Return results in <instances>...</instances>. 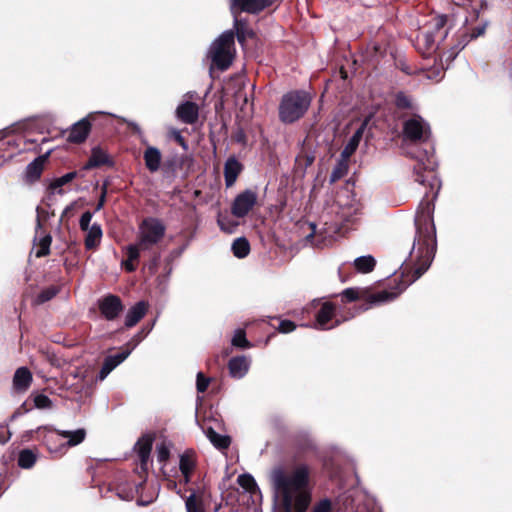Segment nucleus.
Here are the masks:
<instances>
[{
    "label": "nucleus",
    "instance_id": "nucleus-10",
    "mask_svg": "<svg viewBox=\"0 0 512 512\" xmlns=\"http://www.w3.org/2000/svg\"><path fill=\"white\" fill-rule=\"evenodd\" d=\"M256 204V194L250 190H246L235 198L233 201L231 211L235 217L242 218Z\"/></svg>",
    "mask_w": 512,
    "mask_h": 512
},
{
    "label": "nucleus",
    "instance_id": "nucleus-52",
    "mask_svg": "<svg viewBox=\"0 0 512 512\" xmlns=\"http://www.w3.org/2000/svg\"><path fill=\"white\" fill-rule=\"evenodd\" d=\"M446 23H447L446 15H437L433 19V31L432 32H435V31L438 32V31L442 30L445 27Z\"/></svg>",
    "mask_w": 512,
    "mask_h": 512
},
{
    "label": "nucleus",
    "instance_id": "nucleus-8",
    "mask_svg": "<svg viewBox=\"0 0 512 512\" xmlns=\"http://www.w3.org/2000/svg\"><path fill=\"white\" fill-rule=\"evenodd\" d=\"M98 309L104 319L114 321L122 313L124 306L118 296L108 294L98 300Z\"/></svg>",
    "mask_w": 512,
    "mask_h": 512
},
{
    "label": "nucleus",
    "instance_id": "nucleus-44",
    "mask_svg": "<svg viewBox=\"0 0 512 512\" xmlns=\"http://www.w3.org/2000/svg\"><path fill=\"white\" fill-rule=\"evenodd\" d=\"M34 405L38 409H50L52 407V401L44 394H37L34 397Z\"/></svg>",
    "mask_w": 512,
    "mask_h": 512
},
{
    "label": "nucleus",
    "instance_id": "nucleus-6",
    "mask_svg": "<svg viewBox=\"0 0 512 512\" xmlns=\"http://www.w3.org/2000/svg\"><path fill=\"white\" fill-rule=\"evenodd\" d=\"M231 12L234 16V24L237 32V39L241 45L245 40L252 38L254 32L248 28L247 23L239 18V12L256 13V0H231Z\"/></svg>",
    "mask_w": 512,
    "mask_h": 512
},
{
    "label": "nucleus",
    "instance_id": "nucleus-11",
    "mask_svg": "<svg viewBox=\"0 0 512 512\" xmlns=\"http://www.w3.org/2000/svg\"><path fill=\"white\" fill-rule=\"evenodd\" d=\"M52 237L49 233H45L42 230V222L37 217L36 232L34 237V253L37 258L47 256L50 253V245Z\"/></svg>",
    "mask_w": 512,
    "mask_h": 512
},
{
    "label": "nucleus",
    "instance_id": "nucleus-47",
    "mask_svg": "<svg viewBox=\"0 0 512 512\" xmlns=\"http://www.w3.org/2000/svg\"><path fill=\"white\" fill-rule=\"evenodd\" d=\"M210 383V378L205 377L202 372H198L196 379V388L199 393H203L207 390Z\"/></svg>",
    "mask_w": 512,
    "mask_h": 512
},
{
    "label": "nucleus",
    "instance_id": "nucleus-59",
    "mask_svg": "<svg viewBox=\"0 0 512 512\" xmlns=\"http://www.w3.org/2000/svg\"><path fill=\"white\" fill-rule=\"evenodd\" d=\"M129 126L137 133H141V128L139 127L138 124L134 123V122H131L129 123Z\"/></svg>",
    "mask_w": 512,
    "mask_h": 512
},
{
    "label": "nucleus",
    "instance_id": "nucleus-49",
    "mask_svg": "<svg viewBox=\"0 0 512 512\" xmlns=\"http://www.w3.org/2000/svg\"><path fill=\"white\" fill-rule=\"evenodd\" d=\"M157 459L160 463H164L168 460L170 452L165 444L157 445L156 447Z\"/></svg>",
    "mask_w": 512,
    "mask_h": 512
},
{
    "label": "nucleus",
    "instance_id": "nucleus-3",
    "mask_svg": "<svg viewBox=\"0 0 512 512\" xmlns=\"http://www.w3.org/2000/svg\"><path fill=\"white\" fill-rule=\"evenodd\" d=\"M311 103L310 95L304 91H292L282 97L279 117L284 123H293L300 119Z\"/></svg>",
    "mask_w": 512,
    "mask_h": 512
},
{
    "label": "nucleus",
    "instance_id": "nucleus-12",
    "mask_svg": "<svg viewBox=\"0 0 512 512\" xmlns=\"http://www.w3.org/2000/svg\"><path fill=\"white\" fill-rule=\"evenodd\" d=\"M335 317V306L330 302L322 304L320 310L316 314L315 328L320 330H327L337 326L340 322L335 321V324L329 325V322Z\"/></svg>",
    "mask_w": 512,
    "mask_h": 512
},
{
    "label": "nucleus",
    "instance_id": "nucleus-26",
    "mask_svg": "<svg viewBox=\"0 0 512 512\" xmlns=\"http://www.w3.org/2000/svg\"><path fill=\"white\" fill-rule=\"evenodd\" d=\"M85 247L88 250L95 249L101 242L102 239V228L99 224L94 223L91 227L85 231Z\"/></svg>",
    "mask_w": 512,
    "mask_h": 512
},
{
    "label": "nucleus",
    "instance_id": "nucleus-20",
    "mask_svg": "<svg viewBox=\"0 0 512 512\" xmlns=\"http://www.w3.org/2000/svg\"><path fill=\"white\" fill-rule=\"evenodd\" d=\"M152 449V440L149 437H143L138 440L135 445V451L137 453L140 465L142 469L147 468L150 453Z\"/></svg>",
    "mask_w": 512,
    "mask_h": 512
},
{
    "label": "nucleus",
    "instance_id": "nucleus-19",
    "mask_svg": "<svg viewBox=\"0 0 512 512\" xmlns=\"http://www.w3.org/2000/svg\"><path fill=\"white\" fill-rule=\"evenodd\" d=\"M46 156H39L29 163L25 170V181L28 183H34L40 179L43 172L44 163Z\"/></svg>",
    "mask_w": 512,
    "mask_h": 512
},
{
    "label": "nucleus",
    "instance_id": "nucleus-55",
    "mask_svg": "<svg viewBox=\"0 0 512 512\" xmlns=\"http://www.w3.org/2000/svg\"><path fill=\"white\" fill-rule=\"evenodd\" d=\"M106 194H107V187L106 185L104 184L103 187H102V192H101V195H100V198H99V201H98V204L96 206V211H99L102 209V207L104 206L105 204V200H106Z\"/></svg>",
    "mask_w": 512,
    "mask_h": 512
},
{
    "label": "nucleus",
    "instance_id": "nucleus-40",
    "mask_svg": "<svg viewBox=\"0 0 512 512\" xmlns=\"http://www.w3.org/2000/svg\"><path fill=\"white\" fill-rule=\"evenodd\" d=\"M473 38L471 37L469 32H463L458 36L457 43L452 48V54L456 55L458 54L462 49H464L467 44L472 41Z\"/></svg>",
    "mask_w": 512,
    "mask_h": 512
},
{
    "label": "nucleus",
    "instance_id": "nucleus-57",
    "mask_svg": "<svg viewBox=\"0 0 512 512\" xmlns=\"http://www.w3.org/2000/svg\"><path fill=\"white\" fill-rule=\"evenodd\" d=\"M276 0H258V11L271 6Z\"/></svg>",
    "mask_w": 512,
    "mask_h": 512
},
{
    "label": "nucleus",
    "instance_id": "nucleus-33",
    "mask_svg": "<svg viewBox=\"0 0 512 512\" xmlns=\"http://www.w3.org/2000/svg\"><path fill=\"white\" fill-rule=\"evenodd\" d=\"M315 160V156L313 153L302 151L297 157H296V167L298 170H300L303 174L305 173L306 169L313 164Z\"/></svg>",
    "mask_w": 512,
    "mask_h": 512
},
{
    "label": "nucleus",
    "instance_id": "nucleus-48",
    "mask_svg": "<svg viewBox=\"0 0 512 512\" xmlns=\"http://www.w3.org/2000/svg\"><path fill=\"white\" fill-rule=\"evenodd\" d=\"M309 227L311 229V232L307 234L306 240L311 242L315 246H320L322 240H319V235L317 234V226L315 223H309Z\"/></svg>",
    "mask_w": 512,
    "mask_h": 512
},
{
    "label": "nucleus",
    "instance_id": "nucleus-36",
    "mask_svg": "<svg viewBox=\"0 0 512 512\" xmlns=\"http://www.w3.org/2000/svg\"><path fill=\"white\" fill-rule=\"evenodd\" d=\"M418 44H423L426 51L430 53L431 51H434L437 47L436 45V37L434 35V32H425L418 36Z\"/></svg>",
    "mask_w": 512,
    "mask_h": 512
},
{
    "label": "nucleus",
    "instance_id": "nucleus-37",
    "mask_svg": "<svg viewBox=\"0 0 512 512\" xmlns=\"http://www.w3.org/2000/svg\"><path fill=\"white\" fill-rule=\"evenodd\" d=\"M295 445L302 451L310 450L314 448L313 441L307 433H301L296 436Z\"/></svg>",
    "mask_w": 512,
    "mask_h": 512
},
{
    "label": "nucleus",
    "instance_id": "nucleus-29",
    "mask_svg": "<svg viewBox=\"0 0 512 512\" xmlns=\"http://www.w3.org/2000/svg\"><path fill=\"white\" fill-rule=\"evenodd\" d=\"M205 434L209 441L217 448V449H227L231 443L230 437L227 435H222L217 433L211 427L205 430Z\"/></svg>",
    "mask_w": 512,
    "mask_h": 512
},
{
    "label": "nucleus",
    "instance_id": "nucleus-60",
    "mask_svg": "<svg viewBox=\"0 0 512 512\" xmlns=\"http://www.w3.org/2000/svg\"><path fill=\"white\" fill-rule=\"evenodd\" d=\"M448 35V32L445 31L441 36H440V40L443 41Z\"/></svg>",
    "mask_w": 512,
    "mask_h": 512
},
{
    "label": "nucleus",
    "instance_id": "nucleus-15",
    "mask_svg": "<svg viewBox=\"0 0 512 512\" xmlns=\"http://www.w3.org/2000/svg\"><path fill=\"white\" fill-rule=\"evenodd\" d=\"M131 353V350L109 355L104 359L98 375V380L103 381L118 365H120Z\"/></svg>",
    "mask_w": 512,
    "mask_h": 512
},
{
    "label": "nucleus",
    "instance_id": "nucleus-38",
    "mask_svg": "<svg viewBox=\"0 0 512 512\" xmlns=\"http://www.w3.org/2000/svg\"><path fill=\"white\" fill-rule=\"evenodd\" d=\"M231 343L233 346L242 348V349L249 347V342L246 339V334L243 329H237L234 332Z\"/></svg>",
    "mask_w": 512,
    "mask_h": 512
},
{
    "label": "nucleus",
    "instance_id": "nucleus-54",
    "mask_svg": "<svg viewBox=\"0 0 512 512\" xmlns=\"http://www.w3.org/2000/svg\"><path fill=\"white\" fill-rule=\"evenodd\" d=\"M487 26H488V23L485 22V23H483V24L473 28L472 31L469 32L471 37L473 38V40L478 38V37H480V36H482V35H484Z\"/></svg>",
    "mask_w": 512,
    "mask_h": 512
},
{
    "label": "nucleus",
    "instance_id": "nucleus-14",
    "mask_svg": "<svg viewBox=\"0 0 512 512\" xmlns=\"http://www.w3.org/2000/svg\"><path fill=\"white\" fill-rule=\"evenodd\" d=\"M176 116L185 124H194L199 118V107L194 102L185 101L178 105Z\"/></svg>",
    "mask_w": 512,
    "mask_h": 512
},
{
    "label": "nucleus",
    "instance_id": "nucleus-45",
    "mask_svg": "<svg viewBox=\"0 0 512 512\" xmlns=\"http://www.w3.org/2000/svg\"><path fill=\"white\" fill-rule=\"evenodd\" d=\"M76 176H77V172H75V171L68 172V173L64 174L63 176L57 178L53 182L52 188L62 187L64 185H66L67 183H69L70 181H72Z\"/></svg>",
    "mask_w": 512,
    "mask_h": 512
},
{
    "label": "nucleus",
    "instance_id": "nucleus-28",
    "mask_svg": "<svg viewBox=\"0 0 512 512\" xmlns=\"http://www.w3.org/2000/svg\"><path fill=\"white\" fill-rule=\"evenodd\" d=\"M179 468L182 473L184 482L188 483L190 481V475L195 468V460L193 455L190 453H184L181 455L179 460Z\"/></svg>",
    "mask_w": 512,
    "mask_h": 512
},
{
    "label": "nucleus",
    "instance_id": "nucleus-2",
    "mask_svg": "<svg viewBox=\"0 0 512 512\" xmlns=\"http://www.w3.org/2000/svg\"><path fill=\"white\" fill-rule=\"evenodd\" d=\"M272 481L279 512H307L312 503L313 487L310 468L298 464L290 471L282 467L272 472Z\"/></svg>",
    "mask_w": 512,
    "mask_h": 512
},
{
    "label": "nucleus",
    "instance_id": "nucleus-23",
    "mask_svg": "<svg viewBox=\"0 0 512 512\" xmlns=\"http://www.w3.org/2000/svg\"><path fill=\"white\" fill-rule=\"evenodd\" d=\"M32 382V374L26 367L16 370L13 377V386L18 391H26Z\"/></svg>",
    "mask_w": 512,
    "mask_h": 512
},
{
    "label": "nucleus",
    "instance_id": "nucleus-27",
    "mask_svg": "<svg viewBox=\"0 0 512 512\" xmlns=\"http://www.w3.org/2000/svg\"><path fill=\"white\" fill-rule=\"evenodd\" d=\"M109 163V157L107 153L99 147H95L91 151V156L88 162L84 165V169L88 170L91 168L99 167Z\"/></svg>",
    "mask_w": 512,
    "mask_h": 512
},
{
    "label": "nucleus",
    "instance_id": "nucleus-4",
    "mask_svg": "<svg viewBox=\"0 0 512 512\" xmlns=\"http://www.w3.org/2000/svg\"><path fill=\"white\" fill-rule=\"evenodd\" d=\"M234 34L232 31L223 32L210 46L209 57L212 64L224 71L230 67L234 57Z\"/></svg>",
    "mask_w": 512,
    "mask_h": 512
},
{
    "label": "nucleus",
    "instance_id": "nucleus-34",
    "mask_svg": "<svg viewBox=\"0 0 512 512\" xmlns=\"http://www.w3.org/2000/svg\"><path fill=\"white\" fill-rule=\"evenodd\" d=\"M237 483L244 493L253 494L256 489V482L252 475L241 474L237 478Z\"/></svg>",
    "mask_w": 512,
    "mask_h": 512
},
{
    "label": "nucleus",
    "instance_id": "nucleus-39",
    "mask_svg": "<svg viewBox=\"0 0 512 512\" xmlns=\"http://www.w3.org/2000/svg\"><path fill=\"white\" fill-rule=\"evenodd\" d=\"M187 512H203L201 501L195 493L190 494L185 502Z\"/></svg>",
    "mask_w": 512,
    "mask_h": 512
},
{
    "label": "nucleus",
    "instance_id": "nucleus-1",
    "mask_svg": "<svg viewBox=\"0 0 512 512\" xmlns=\"http://www.w3.org/2000/svg\"><path fill=\"white\" fill-rule=\"evenodd\" d=\"M417 160L414 166L415 182L425 187L424 207L415 216L416 234L410 252V259L414 263V279L420 278L430 267L436 252V232L432 217L433 206L429 200L435 199L441 187V182L435 173L437 162L433 153L427 150L414 154L407 152Z\"/></svg>",
    "mask_w": 512,
    "mask_h": 512
},
{
    "label": "nucleus",
    "instance_id": "nucleus-30",
    "mask_svg": "<svg viewBox=\"0 0 512 512\" xmlns=\"http://www.w3.org/2000/svg\"><path fill=\"white\" fill-rule=\"evenodd\" d=\"M355 269L360 273H369L373 271L376 260L372 255H364L357 257L354 262Z\"/></svg>",
    "mask_w": 512,
    "mask_h": 512
},
{
    "label": "nucleus",
    "instance_id": "nucleus-25",
    "mask_svg": "<svg viewBox=\"0 0 512 512\" xmlns=\"http://www.w3.org/2000/svg\"><path fill=\"white\" fill-rule=\"evenodd\" d=\"M404 290V288L394 291V290H381L376 293L370 294L368 296V302L371 305L383 304L390 301H393L398 297V295Z\"/></svg>",
    "mask_w": 512,
    "mask_h": 512
},
{
    "label": "nucleus",
    "instance_id": "nucleus-18",
    "mask_svg": "<svg viewBox=\"0 0 512 512\" xmlns=\"http://www.w3.org/2000/svg\"><path fill=\"white\" fill-rule=\"evenodd\" d=\"M249 365L250 363L245 356L231 358L228 363L230 376L237 379L242 378L248 372Z\"/></svg>",
    "mask_w": 512,
    "mask_h": 512
},
{
    "label": "nucleus",
    "instance_id": "nucleus-5",
    "mask_svg": "<svg viewBox=\"0 0 512 512\" xmlns=\"http://www.w3.org/2000/svg\"><path fill=\"white\" fill-rule=\"evenodd\" d=\"M165 232L166 226L160 219L148 217L139 224L137 241L142 250H149L163 239Z\"/></svg>",
    "mask_w": 512,
    "mask_h": 512
},
{
    "label": "nucleus",
    "instance_id": "nucleus-24",
    "mask_svg": "<svg viewBox=\"0 0 512 512\" xmlns=\"http://www.w3.org/2000/svg\"><path fill=\"white\" fill-rule=\"evenodd\" d=\"M161 159V153L159 149L155 147L150 146L144 152L145 165L150 172H156L159 170Z\"/></svg>",
    "mask_w": 512,
    "mask_h": 512
},
{
    "label": "nucleus",
    "instance_id": "nucleus-17",
    "mask_svg": "<svg viewBox=\"0 0 512 512\" xmlns=\"http://www.w3.org/2000/svg\"><path fill=\"white\" fill-rule=\"evenodd\" d=\"M148 304L145 301H139L132 306L125 316V326L131 328L135 326L146 314Z\"/></svg>",
    "mask_w": 512,
    "mask_h": 512
},
{
    "label": "nucleus",
    "instance_id": "nucleus-13",
    "mask_svg": "<svg viewBox=\"0 0 512 512\" xmlns=\"http://www.w3.org/2000/svg\"><path fill=\"white\" fill-rule=\"evenodd\" d=\"M243 168V164L235 156H229L227 158L224 163V180L227 188L235 184Z\"/></svg>",
    "mask_w": 512,
    "mask_h": 512
},
{
    "label": "nucleus",
    "instance_id": "nucleus-41",
    "mask_svg": "<svg viewBox=\"0 0 512 512\" xmlns=\"http://www.w3.org/2000/svg\"><path fill=\"white\" fill-rule=\"evenodd\" d=\"M57 293H58V289L55 286H50L48 288H45L38 294V296L36 298V303L43 304V303L51 300L53 297H55Z\"/></svg>",
    "mask_w": 512,
    "mask_h": 512
},
{
    "label": "nucleus",
    "instance_id": "nucleus-35",
    "mask_svg": "<svg viewBox=\"0 0 512 512\" xmlns=\"http://www.w3.org/2000/svg\"><path fill=\"white\" fill-rule=\"evenodd\" d=\"M220 229L226 233H234L239 223L227 215L219 214L217 219Z\"/></svg>",
    "mask_w": 512,
    "mask_h": 512
},
{
    "label": "nucleus",
    "instance_id": "nucleus-53",
    "mask_svg": "<svg viewBox=\"0 0 512 512\" xmlns=\"http://www.w3.org/2000/svg\"><path fill=\"white\" fill-rule=\"evenodd\" d=\"M295 324L290 320H283L279 323V331L282 333H289L295 329Z\"/></svg>",
    "mask_w": 512,
    "mask_h": 512
},
{
    "label": "nucleus",
    "instance_id": "nucleus-58",
    "mask_svg": "<svg viewBox=\"0 0 512 512\" xmlns=\"http://www.w3.org/2000/svg\"><path fill=\"white\" fill-rule=\"evenodd\" d=\"M175 140L183 147V148H187L186 146V142L183 138V136L180 134V132L176 131L175 132Z\"/></svg>",
    "mask_w": 512,
    "mask_h": 512
},
{
    "label": "nucleus",
    "instance_id": "nucleus-7",
    "mask_svg": "<svg viewBox=\"0 0 512 512\" xmlns=\"http://www.w3.org/2000/svg\"><path fill=\"white\" fill-rule=\"evenodd\" d=\"M430 125L421 117L414 116L403 124V140L410 143H425L430 139Z\"/></svg>",
    "mask_w": 512,
    "mask_h": 512
},
{
    "label": "nucleus",
    "instance_id": "nucleus-46",
    "mask_svg": "<svg viewBox=\"0 0 512 512\" xmlns=\"http://www.w3.org/2000/svg\"><path fill=\"white\" fill-rule=\"evenodd\" d=\"M395 105L400 109H408L412 106L410 98L402 92L396 95Z\"/></svg>",
    "mask_w": 512,
    "mask_h": 512
},
{
    "label": "nucleus",
    "instance_id": "nucleus-43",
    "mask_svg": "<svg viewBox=\"0 0 512 512\" xmlns=\"http://www.w3.org/2000/svg\"><path fill=\"white\" fill-rule=\"evenodd\" d=\"M141 250L142 249H141L138 241L135 244L128 245L126 247L127 259L130 260V261L137 262L139 257H140V251Z\"/></svg>",
    "mask_w": 512,
    "mask_h": 512
},
{
    "label": "nucleus",
    "instance_id": "nucleus-21",
    "mask_svg": "<svg viewBox=\"0 0 512 512\" xmlns=\"http://www.w3.org/2000/svg\"><path fill=\"white\" fill-rule=\"evenodd\" d=\"M367 122H363L361 126L355 131L352 137L349 139L348 143L345 145L341 152V156L344 159H348L352 156V154L356 151L359 146V143L363 137V133L366 129Z\"/></svg>",
    "mask_w": 512,
    "mask_h": 512
},
{
    "label": "nucleus",
    "instance_id": "nucleus-42",
    "mask_svg": "<svg viewBox=\"0 0 512 512\" xmlns=\"http://www.w3.org/2000/svg\"><path fill=\"white\" fill-rule=\"evenodd\" d=\"M310 512H332V502L328 498H324L316 502Z\"/></svg>",
    "mask_w": 512,
    "mask_h": 512
},
{
    "label": "nucleus",
    "instance_id": "nucleus-51",
    "mask_svg": "<svg viewBox=\"0 0 512 512\" xmlns=\"http://www.w3.org/2000/svg\"><path fill=\"white\" fill-rule=\"evenodd\" d=\"M93 214L90 211H86L81 215L79 226L81 230L86 231L88 230L91 225L90 222L92 220Z\"/></svg>",
    "mask_w": 512,
    "mask_h": 512
},
{
    "label": "nucleus",
    "instance_id": "nucleus-22",
    "mask_svg": "<svg viewBox=\"0 0 512 512\" xmlns=\"http://www.w3.org/2000/svg\"><path fill=\"white\" fill-rule=\"evenodd\" d=\"M57 434L68 440L65 444L62 445L61 449L66 447H74L82 443L86 437V431L83 428L74 431L58 430Z\"/></svg>",
    "mask_w": 512,
    "mask_h": 512
},
{
    "label": "nucleus",
    "instance_id": "nucleus-9",
    "mask_svg": "<svg viewBox=\"0 0 512 512\" xmlns=\"http://www.w3.org/2000/svg\"><path fill=\"white\" fill-rule=\"evenodd\" d=\"M361 210V205L358 201L355 199H350L348 195L345 197L338 196L337 198V210H332V212H335L339 219L350 222L354 221L356 215Z\"/></svg>",
    "mask_w": 512,
    "mask_h": 512
},
{
    "label": "nucleus",
    "instance_id": "nucleus-56",
    "mask_svg": "<svg viewBox=\"0 0 512 512\" xmlns=\"http://www.w3.org/2000/svg\"><path fill=\"white\" fill-rule=\"evenodd\" d=\"M122 265L124 266L125 270L128 271V272H133L136 270V262L134 261H130V260H125L122 262Z\"/></svg>",
    "mask_w": 512,
    "mask_h": 512
},
{
    "label": "nucleus",
    "instance_id": "nucleus-16",
    "mask_svg": "<svg viewBox=\"0 0 512 512\" xmlns=\"http://www.w3.org/2000/svg\"><path fill=\"white\" fill-rule=\"evenodd\" d=\"M90 129V122L87 118H83L71 127L67 139L71 143H82L88 137Z\"/></svg>",
    "mask_w": 512,
    "mask_h": 512
},
{
    "label": "nucleus",
    "instance_id": "nucleus-32",
    "mask_svg": "<svg viewBox=\"0 0 512 512\" xmlns=\"http://www.w3.org/2000/svg\"><path fill=\"white\" fill-rule=\"evenodd\" d=\"M250 245L246 238H237L232 244V252L237 258H244L249 254Z\"/></svg>",
    "mask_w": 512,
    "mask_h": 512
},
{
    "label": "nucleus",
    "instance_id": "nucleus-50",
    "mask_svg": "<svg viewBox=\"0 0 512 512\" xmlns=\"http://www.w3.org/2000/svg\"><path fill=\"white\" fill-rule=\"evenodd\" d=\"M341 295L347 301L352 302L360 297V290L358 288H346L342 291Z\"/></svg>",
    "mask_w": 512,
    "mask_h": 512
},
{
    "label": "nucleus",
    "instance_id": "nucleus-31",
    "mask_svg": "<svg viewBox=\"0 0 512 512\" xmlns=\"http://www.w3.org/2000/svg\"><path fill=\"white\" fill-rule=\"evenodd\" d=\"M37 460L36 453L31 449H23L18 455V465L23 469H30Z\"/></svg>",
    "mask_w": 512,
    "mask_h": 512
}]
</instances>
